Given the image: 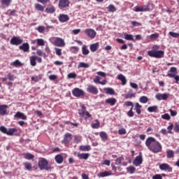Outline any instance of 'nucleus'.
Returning <instances> with one entry per match:
<instances>
[{
    "instance_id": "nucleus-1",
    "label": "nucleus",
    "mask_w": 179,
    "mask_h": 179,
    "mask_svg": "<svg viewBox=\"0 0 179 179\" xmlns=\"http://www.w3.org/2000/svg\"><path fill=\"white\" fill-rule=\"evenodd\" d=\"M145 145L152 153H159L163 149L162 144L153 137H148L146 139Z\"/></svg>"
},
{
    "instance_id": "nucleus-2",
    "label": "nucleus",
    "mask_w": 179,
    "mask_h": 179,
    "mask_svg": "<svg viewBox=\"0 0 179 179\" xmlns=\"http://www.w3.org/2000/svg\"><path fill=\"white\" fill-rule=\"evenodd\" d=\"M155 50H159V46H157V45H154L152 47V50L148 52V55L152 58H163L164 55V51Z\"/></svg>"
},
{
    "instance_id": "nucleus-3",
    "label": "nucleus",
    "mask_w": 179,
    "mask_h": 179,
    "mask_svg": "<svg viewBox=\"0 0 179 179\" xmlns=\"http://www.w3.org/2000/svg\"><path fill=\"white\" fill-rule=\"evenodd\" d=\"M38 167L41 170H51V166H48V161L43 159L38 162Z\"/></svg>"
},
{
    "instance_id": "nucleus-4",
    "label": "nucleus",
    "mask_w": 179,
    "mask_h": 179,
    "mask_svg": "<svg viewBox=\"0 0 179 179\" xmlns=\"http://www.w3.org/2000/svg\"><path fill=\"white\" fill-rule=\"evenodd\" d=\"M10 44H12V45H20V44H22V43H23L22 39H20L19 37L17 36H13L10 41Z\"/></svg>"
},
{
    "instance_id": "nucleus-5",
    "label": "nucleus",
    "mask_w": 179,
    "mask_h": 179,
    "mask_svg": "<svg viewBox=\"0 0 179 179\" xmlns=\"http://www.w3.org/2000/svg\"><path fill=\"white\" fill-rule=\"evenodd\" d=\"M55 38V45H56L57 47H65V41H64L62 38L56 37Z\"/></svg>"
},
{
    "instance_id": "nucleus-6",
    "label": "nucleus",
    "mask_w": 179,
    "mask_h": 179,
    "mask_svg": "<svg viewBox=\"0 0 179 179\" xmlns=\"http://www.w3.org/2000/svg\"><path fill=\"white\" fill-rule=\"evenodd\" d=\"M134 12H149L150 10V8H149V6H136L134 8Z\"/></svg>"
},
{
    "instance_id": "nucleus-7",
    "label": "nucleus",
    "mask_w": 179,
    "mask_h": 179,
    "mask_svg": "<svg viewBox=\"0 0 179 179\" xmlns=\"http://www.w3.org/2000/svg\"><path fill=\"white\" fill-rule=\"evenodd\" d=\"M87 92L91 93V94H98L99 90L94 85H90L87 88Z\"/></svg>"
},
{
    "instance_id": "nucleus-8",
    "label": "nucleus",
    "mask_w": 179,
    "mask_h": 179,
    "mask_svg": "<svg viewBox=\"0 0 179 179\" xmlns=\"http://www.w3.org/2000/svg\"><path fill=\"white\" fill-rule=\"evenodd\" d=\"M159 169L164 171H168L169 173H171L173 171V168L166 163L160 164Z\"/></svg>"
},
{
    "instance_id": "nucleus-9",
    "label": "nucleus",
    "mask_w": 179,
    "mask_h": 179,
    "mask_svg": "<svg viewBox=\"0 0 179 179\" xmlns=\"http://www.w3.org/2000/svg\"><path fill=\"white\" fill-rule=\"evenodd\" d=\"M85 34L90 37V38H94L96 37V35L97 34L96 33V31L92 29H88L85 30Z\"/></svg>"
},
{
    "instance_id": "nucleus-10",
    "label": "nucleus",
    "mask_w": 179,
    "mask_h": 179,
    "mask_svg": "<svg viewBox=\"0 0 179 179\" xmlns=\"http://www.w3.org/2000/svg\"><path fill=\"white\" fill-rule=\"evenodd\" d=\"M72 93L75 97H80V96H83L85 94V92L79 88H74L72 90Z\"/></svg>"
},
{
    "instance_id": "nucleus-11",
    "label": "nucleus",
    "mask_w": 179,
    "mask_h": 179,
    "mask_svg": "<svg viewBox=\"0 0 179 179\" xmlns=\"http://www.w3.org/2000/svg\"><path fill=\"white\" fill-rule=\"evenodd\" d=\"M69 6V0H59V9H64V8H68Z\"/></svg>"
},
{
    "instance_id": "nucleus-12",
    "label": "nucleus",
    "mask_w": 179,
    "mask_h": 179,
    "mask_svg": "<svg viewBox=\"0 0 179 179\" xmlns=\"http://www.w3.org/2000/svg\"><path fill=\"white\" fill-rule=\"evenodd\" d=\"M72 141V134L69 133H66L64 135V139L62 141V143H64L65 145L69 143Z\"/></svg>"
},
{
    "instance_id": "nucleus-13",
    "label": "nucleus",
    "mask_w": 179,
    "mask_h": 179,
    "mask_svg": "<svg viewBox=\"0 0 179 179\" xmlns=\"http://www.w3.org/2000/svg\"><path fill=\"white\" fill-rule=\"evenodd\" d=\"M143 162V159L142 158V156H137L134 162H133V164L134 166H136V167H138V166H141V164H142Z\"/></svg>"
},
{
    "instance_id": "nucleus-14",
    "label": "nucleus",
    "mask_w": 179,
    "mask_h": 179,
    "mask_svg": "<svg viewBox=\"0 0 179 179\" xmlns=\"http://www.w3.org/2000/svg\"><path fill=\"white\" fill-rule=\"evenodd\" d=\"M100 80H101V78L99 76H96L95 78H94V83H99V85H106V83H107V80L106 79L103 80L102 81Z\"/></svg>"
},
{
    "instance_id": "nucleus-15",
    "label": "nucleus",
    "mask_w": 179,
    "mask_h": 179,
    "mask_svg": "<svg viewBox=\"0 0 179 179\" xmlns=\"http://www.w3.org/2000/svg\"><path fill=\"white\" fill-rule=\"evenodd\" d=\"M157 100H167L169 99V94H157L155 96Z\"/></svg>"
},
{
    "instance_id": "nucleus-16",
    "label": "nucleus",
    "mask_w": 179,
    "mask_h": 179,
    "mask_svg": "<svg viewBox=\"0 0 179 179\" xmlns=\"http://www.w3.org/2000/svg\"><path fill=\"white\" fill-rule=\"evenodd\" d=\"M59 20L61 23H65V22H68V20H69V16H68V15L61 14L59 16Z\"/></svg>"
},
{
    "instance_id": "nucleus-17",
    "label": "nucleus",
    "mask_w": 179,
    "mask_h": 179,
    "mask_svg": "<svg viewBox=\"0 0 179 179\" xmlns=\"http://www.w3.org/2000/svg\"><path fill=\"white\" fill-rule=\"evenodd\" d=\"M6 110H8V105H0V115H6L8 114Z\"/></svg>"
},
{
    "instance_id": "nucleus-18",
    "label": "nucleus",
    "mask_w": 179,
    "mask_h": 179,
    "mask_svg": "<svg viewBox=\"0 0 179 179\" xmlns=\"http://www.w3.org/2000/svg\"><path fill=\"white\" fill-rule=\"evenodd\" d=\"M20 50H22V51H24V52H28L30 46L29 45V43H23L22 45L19 46Z\"/></svg>"
},
{
    "instance_id": "nucleus-19",
    "label": "nucleus",
    "mask_w": 179,
    "mask_h": 179,
    "mask_svg": "<svg viewBox=\"0 0 179 179\" xmlns=\"http://www.w3.org/2000/svg\"><path fill=\"white\" fill-rule=\"evenodd\" d=\"M14 117L15 118H20V120H27V116L22 112H17Z\"/></svg>"
},
{
    "instance_id": "nucleus-20",
    "label": "nucleus",
    "mask_w": 179,
    "mask_h": 179,
    "mask_svg": "<svg viewBox=\"0 0 179 179\" xmlns=\"http://www.w3.org/2000/svg\"><path fill=\"white\" fill-rule=\"evenodd\" d=\"M109 176H111V171H103V172H99L97 174L98 177L100 178H104V177H108Z\"/></svg>"
},
{
    "instance_id": "nucleus-21",
    "label": "nucleus",
    "mask_w": 179,
    "mask_h": 179,
    "mask_svg": "<svg viewBox=\"0 0 179 179\" xmlns=\"http://www.w3.org/2000/svg\"><path fill=\"white\" fill-rule=\"evenodd\" d=\"M99 42H97V43L92 44L90 46V50L92 51V52H96V50H99Z\"/></svg>"
},
{
    "instance_id": "nucleus-22",
    "label": "nucleus",
    "mask_w": 179,
    "mask_h": 179,
    "mask_svg": "<svg viewBox=\"0 0 179 179\" xmlns=\"http://www.w3.org/2000/svg\"><path fill=\"white\" fill-rule=\"evenodd\" d=\"M89 156H90V154L89 153H78V157H79L80 159L87 160L89 159Z\"/></svg>"
},
{
    "instance_id": "nucleus-23",
    "label": "nucleus",
    "mask_w": 179,
    "mask_h": 179,
    "mask_svg": "<svg viewBox=\"0 0 179 179\" xmlns=\"http://www.w3.org/2000/svg\"><path fill=\"white\" fill-rule=\"evenodd\" d=\"M2 8H8L10 3H12V0H1Z\"/></svg>"
},
{
    "instance_id": "nucleus-24",
    "label": "nucleus",
    "mask_w": 179,
    "mask_h": 179,
    "mask_svg": "<svg viewBox=\"0 0 179 179\" xmlns=\"http://www.w3.org/2000/svg\"><path fill=\"white\" fill-rule=\"evenodd\" d=\"M118 80H121L122 85L124 86L127 85V78L122 74H119L117 76Z\"/></svg>"
},
{
    "instance_id": "nucleus-25",
    "label": "nucleus",
    "mask_w": 179,
    "mask_h": 179,
    "mask_svg": "<svg viewBox=\"0 0 179 179\" xmlns=\"http://www.w3.org/2000/svg\"><path fill=\"white\" fill-rule=\"evenodd\" d=\"M80 107H81V110L78 112V114L81 117H85V115L86 114V111H87L86 107L83 104H81Z\"/></svg>"
},
{
    "instance_id": "nucleus-26",
    "label": "nucleus",
    "mask_w": 179,
    "mask_h": 179,
    "mask_svg": "<svg viewBox=\"0 0 179 179\" xmlns=\"http://www.w3.org/2000/svg\"><path fill=\"white\" fill-rule=\"evenodd\" d=\"M55 159L58 164H61L64 162V157L62 155H57L55 156Z\"/></svg>"
},
{
    "instance_id": "nucleus-27",
    "label": "nucleus",
    "mask_w": 179,
    "mask_h": 179,
    "mask_svg": "<svg viewBox=\"0 0 179 179\" xmlns=\"http://www.w3.org/2000/svg\"><path fill=\"white\" fill-rule=\"evenodd\" d=\"M106 103L107 104H110V106H115V104L117 103V99L115 98H109L106 100Z\"/></svg>"
},
{
    "instance_id": "nucleus-28",
    "label": "nucleus",
    "mask_w": 179,
    "mask_h": 179,
    "mask_svg": "<svg viewBox=\"0 0 179 179\" xmlns=\"http://www.w3.org/2000/svg\"><path fill=\"white\" fill-rule=\"evenodd\" d=\"M92 148L89 145L80 146V150H81L82 152H89V150H90Z\"/></svg>"
},
{
    "instance_id": "nucleus-29",
    "label": "nucleus",
    "mask_w": 179,
    "mask_h": 179,
    "mask_svg": "<svg viewBox=\"0 0 179 179\" xmlns=\"http://www.w3.org/2000/svg\"><path fill=\"white\" fill-rule=\"evenodd\" d=\"M34 8L36 10H38L39 12H44L45 7L41 6V4L35 3Z\"/></svg>"
},
{
    "instance_id": "nucleus-30",
    "label": "nucleus",
    "mask_w": 179,
    "mask_h": 179,
    "mask_svg": "<svg viewBox=\"0 0 179 179\" xmlns=\"http://www.w3.org/2000/svg\"><path fill=\"white\" fill-rule=\"evenodd\" d=\"M100 137L101 138L103 142H106L107 141V138H108V136L107 135V133L104 131H101L99 134Z\"/></svg>"
},
{
    "instance_id": "nucleus-31",
    "label": "nucleus",
    "mask_w": 179,
    "mask_h": 179,
    "mask_svg": "<svg viewBox=\"0 0 179 179\" xmlns=\"http://www.w3.org/2000/svg\"><path fill=\"white\" fill-rule=\"evenodd\" d=\"M37 59V56H32L30 57V64L31 66H36L37 65V63L36 62Z\"/></svg>"
},
{
    "instance_id": "nucleus-32",
    "label": "nucleus",
    "mask_w": 179,
    "mask_h": 179,
    "mask_svg": "<svg viewBox=\"0 0 179 179\" xmlns=\"http://www.w3.org/2000/svg\"><path fill=\"white\" fill-rule=\"evenodd\" d=\"M15 132H17V129L16 128H11L7 130L6 135H8L9 136H12V135H13Z\"/></svg>"
},
{
    "instance_id": "nucleus-33",
    "label": "nucleus",
    "mask_w": 179,
    "mask_h": 179,
    "mask_svg": "<svg viewBox=\"0 0 179 179\" xmlns=\"http://www.w3.org/2000/svg\"><path fill=\"white\" fill-rule=\"evenodd\" d=\"M158 108L159 107H157V106H149L148 108V111H149V113H156Z\"/></svg>"
},
{
    "instance_id": "nucleus-34",
    "label": "nucleus",
    "mask_w": 179,
    "mask_h": 179,
    "mask_svg": "<svg viewBox=\"0 0 179 179\" xmlns=\"http://www.w3.org/2000/svg\"><path fill=\"white\" fill-rule=\"evenodd\" d=\"M141 108H142V106H141V104H139V103H136V106L134 110L138 114H141V113H142V110Z\"/></svg>"
},
{
    "instance_id": "nucleus-35",
    "label": "nucleus",
    "mask_w": 179,
    "mask_h": 179,
    "mask_svg": "<svg viewBox=\"0 0 179 179\" xmlns=\"http://www.w3.org/2000/svg\"><path fill=\"white\" fill-rule=\"evenodd\" d=\"M139 101H140V103H142L143 104H146V103H148V101H149V98H148V96H143L140 97Z\"/></svg>"
},
{
    "instance_id": "nucleus-36",
    "label": "nucleus",
    "mask_w": 179,
    "mask_h": 179,
    "mask_svg": "<svg viewBox=\"0 0 179 179\" xmlns=\"http://www.w3.org/2000/svg\"><path fill=\"white\" fill-rule=\"evenodd\" d=\"M166 157L168 159H171L174 157V151L171 150H166Z\"/></svg>"
},
{
    "instance_id": "nucleus-37",
    "label": "nucleus",
    "mask_w": 179,
    "mask_h": 179,
    "mask_svg": "<svg viewBox=\"0 0 179 179\" xmlns=\"http://www.w3.org/2000/svg\"><path fill=\"white\" fill-rule=\"evenodd\" d=\"M127 171L128 173H129V174H134V173L136 171V168H135L134 166H130L127 168Z\"/></svg>"
},
{
    "instance_id": "nucleus-38",
    "label": "nucleus",
    "mask_w": 179,
    "mask_h": 179,
    "mask_svg": "<svg viewBox=\"0 0 179 179\" xmlns=\"http://www.w3.org/2000/svg\"><path fill=\"white\" fill-rule=\"evenodd\" d=\"M82 52L83 55H88L89 52H90L87 49V46H86V45H83Z\"/></svg>"
},
{
    "instance_id": "nucleus-39",
    "label": "nucleus",
    "mask_w": 179,
    "mask_h": 179,
    "mask_svg": "<svg viewBox=\"0 0 179 179\" xmlns=\"http://www.w3.org/2000/svg\"><path fill=\"white\" fill-rule=\"evenodd\" d=\"M45 12L46 13H54V12H55V8L52 6L50 8H45Z\"/></svg>"
},
{
    "instance_id": "nucleus-40",
    "label": "nucleus",
    "mask_w": 179,
    "mask_h": 179,
    "mask_svg": "<svg viewBox=\"0 0 179 179\" xmlns=\"http://www.w3.org/2000/svg\"><path fill=\"white\" fill-rule=\"evenodd\" d=\"M90 65L87 63L80 62L78 65V68H89Z\"/></svg>"
},
{
    "instance_id": "nucleus-41",
    "label": "nucleus",
    "mask_w": 179,
    "mask_h": 179,
    "mask_svg": "<svg viewBox=\"0 0 179 179\" xmlns=\"http://www.w3.org/2000/svg\"><path fill=\"white\" fill-rule=\"evenodd\" d=\"M104 92H106V94H114L115 93L113 88H104Z\"/></svg>"
},
{
    "instance_id": "nucleus-42",
    "label": "nucleus",
    "mask_w": 179,
    "mask_h": 179,
    "mask_svg": "<svg viewBox=\"0 0 179 179\" xmlns=\"http://www.w3.org/2000/svg\"><path fill=\"white\" fill-rule=\"evenodd\" d=\"M24 159H27V160H31V159H34V155L30 153H27L24 154Z\"/></svg>"
},
{
    "instance_id": "nucleus-43",
    "label": "nucleus",
    "mask_w": 179,
    "mask_h": 179,
    "mask_svg": "<svg viewBox=\"0 0 179 179\" xmlns=\"http://www.w3.org/2000/svg\"><path fill=\"white\" fill-rule=\"evenodd\" d=\"M161 118H162V120H166V121H170L171 117H170V115L169 113H165L161 115Z\"/></svg>"
},
{
    "instance_id": "nucleus-44",
    "label": "nucleus",
    "mask_w": 179,
    "mask_h": 179,
    "mask_svg": "<svg viewBox=\"0 0 179 179\" xmlns=\"http://www.w3.org/2000/svg\"><path fill=\"white\" fill-rule=\"evenodd\" d=\"M91 126L92 128H93L94 129H97V128L100 127V122H99V120H96V122L92 123Z\"/></svg>"
},
{
    "instance_id": "nucleus-45",
    "label": "nucleus",
    "mask_w": 179,
    "mask_h": 179,
    "mask_svg": "<svg viewBox=\"0 0 179 179\" xmlns=\"http://www.w3.org/2000/svg\"><path fill=\"white\" fill-rule=\"evenodd\" d=\"M108 12H115V10H117V8H115V6H114V5L113 4H110L108 7Z\"/></svg>"
},
{
    "instance_id": "nucleus-46",
    "label": "nucleus",
    "mask_w": 179,
    "mask_h": 179,
    "mask_svg": "<svg viewBox=\"0 0 179 179\" xmlns=\"http://www.w3.org/2000/svg\"><path fill=\"white\" fill-rule=\"evenodd\" d=\"M38 45L43 46L45 45V42L43 38H38L36 40Z\"/></svg>"
},
{
    "instance_id": "nucleus-47",
    "label": "nucleus",
    "mask_w": 179,
    "mask_h": 179,
    "mask_svg": "<svg viewBox=\"0 0 179 179\" xmlns=\"http://www.w3.org/2000/svg\"><path fill=\"white\" fill-rule=\"evenodd\" d=\"M124 36L125 40H129L130 41H132L134 40V36L131 34H124Z\"/></svg>"
},
{
    "instance_id": "nucleus-48",
    "label": "nucleus",
    "mask_w": 179,
    "mask_h": 179,
    "mask_svg": "<svg viewBox=\"0 0 179 179\" xmlns=\"http://www.w3.org/2000/svg\"><path fill=\"white\" fill-rule=\"evenodd\" d=\"M24 166L26 170H28V171H31V169H32L31 164H30L29 162H25V163H24Z\"/></svg>"
},
{
    "instance_id": "nucleus-49",
    "label": "nucleus",
    "mask_w": 179,
    "mask_h": 179,
    "mask_svg": "<svg viewBox=\"0 0 179 179\" xmlns=\"http://www.w3.org/2000/svg\"><path fill=\"white\" fill-rule=\"evenodd\" d=\"M76 76H78V75L76 73H70L68 74L67 78L69 79H76Z\"/></svg>"
},
{
    "instance_id": "nucleus-50",
    "label": "nucleus",
    "mask_w": 179,
    "mask_h": 179,
    "mask_svg": "<svg viewBox=\"0 0 179 179\" xmlns=\"http://www.w3.org/2000/svg\"><path fill=\"white\" fill-rule=\"evenodd\" d=\"M13 66L17 67V66H22L23 64H22V62H20L19 59H17L15 62H13Z\"/></svg>"
},
{
    "instance_id": "nucleus-51",
    "label": "nucleus",
    "mask_w": 179,
    "mask_h": 179,
    "mask_svg": "<svg viewBox=\"0 0 179 179\" xmlns=\"http://www.w3.org/2000/svg\"><path fill=\"white\" fill-rule=\"evenodd\" d=\"M169 36H171V37H173V38H178V37H179L178 33L169 31Z\"/></svg>"
},
{
    "instance_id": "nucleus-52",
    "label": "nucleus",
    "mask_w": 179,
    "mask_h": 179,
    "mask_svg": "<svg viewBox=\"0 0 179 179\" xmlns=\"http://www.w3.org/2000/svg\"><path fill=\"white\" fill-rule=\"evenodd\" d=\"M55 50L57 55H58L59 57H61L62 55V49L55 48Z\"/></svg>"
},
{
    "instance_id": "nucleus-53",
    "label": "nucleus",
    "mask_w": 179,
    "mask_h": 179,
    "mask_svg": "<svg viewBox=\"0 0 179 179\" xmlns=\"http://www.w3.org/2000/svg\"><path fill=\"white\" fill-rule=\"evenodd\" d=\"M36 30L38 31V33H44L45 27L44 26H39L38 28H36Z\"/></svg>"
},
{
    "instance_id": "nucleus-54",
    "label": "nucleus",
    "mask_w": 179,
    "mask_h": 179,
    "mask_svg": "<svg viewBox=\"0 0 179 179\" xmlns=\"http://www.w3.org/2000/svg\"><path fill=\"white\" fill-rule=\"evenodd\" d=\"M150 38L151 40H156V38H159V34L155 33V34H152L150 36Z\"/></svg>"
},
{
    "instance_id": "nucleus-55",
    "label": "nucleus",
    "mask_w": 179,
    "mask_h": 179,
    "mask_svg": "<svg viewBox=\"0 0 179 179\" xmlns=\"http://www.w3.org/2000/svg\"><path fill=\"white\" fill-rule=\"evenodd\" d=\"M124 104L127 106V107H131V108H134V103H132V101H126Z\"/></svg>"
},
{
    "instance_id": "nucleus-56",
    "label": "nucleus",
    "mask_w": 179,
    "mask_h": 179,
    "mask_svg": "<svg viewBox=\"0 0 179 179\" xmlns=\"http://www.w3.org/2000/svg\"><path fill=\"white\" fill-rule=\"evenodd\" d=\"M118 134L119 135H125V134H127V130H125V129H120L118 131Z\"/></svg>"
},
{
    "instance_id": "nucleus-57",
    "label": "nucleus",
    "mask_w": 179,
    "mask_h": 179,
    "mask_svg": "<svg viewBox=\"0 0 179 179\" xmlns=\"http://www.w3.org/2000/svg\"><path fill=\"white\" fill-rule=\"evenodd\" d=\"M122 160H124V158H122V157H118L116 160H115V164L120 165L121 164Z\"/></svg>"
},
{
    "instance_id": "nucleus-58",
    "label": "nucleus",
    "mask_w": 179,
    "mask_h": 179,
    "mask_svg": "<svg viewBox=\"0 0 179 179\" xmlns=\"http://www.w3.org/2000/svg\"><path fill=\"white\" fill-rule=\"evenodd\" d=\"M0 131H1V132H3V134L8 133V129H6V127H5L3 126L0 127Z\"/></svg>"
},
{
    "instance_id": "nucleus-59",
    "label": "nucleus",
    "mask_w": 179,
    "mask_h": 179,
    "mask_svg": "<svg viewBox=\"0 0 179 179\" xmlns=\"http://www.w3.org/2000/svg\"><path fill=\"white\" fill-rule=\"evenodd\" d=\"M97 75H99V76H101L102 78H106L107 76V74H106V73L103 72V71H98Z\"/></svg>"
},
{
    "instance_id": "nucleus-60",
    "label": "nucleus",
    "mask_w": 179,
    "mask_h": 179,
    "mask_svg": "<svg viewBox=\"0 0 179 179\" xmlns=\"http://www.w3.org/2000/svg\"><path fill=\"white\" fill-rule=\"evenodd\" d=\"M134 108H131L129 111L127 113L128 117H134V111H132Z\"/></svg>"
},
{
    "instance_id": "nucleus-61",
    "label": "nucleus",
    "mask_w": 179,
    "mask_h": 179,
    "mask_svg": "<svg viewBox=\"0 0 179 179\" xmlns=\"http://www.w3.org/2000/svg\"><path fill=\"white\" fill-rule=\"evenodd\" d=\"M152 179H163L162 175L156 174L155 176H152Z\"/></svg>"
},
{
    "instance_id": "nucleus-62",
    "label": "nucleus",
    "mask_w": 179,
    "mask_h": 179,
    "mask_svg": "<svg viewBox=\"0 0 179 179\" xmlns=\"http://www.w3.org/2000/svg\"><path fill=\"white\" fill-rule=\"evenodd\" d=\"M130 86L133 89H138V85L135 83H130Z\"/></svg>"
},
{
    "instance_id": "nucleus-63",
    "label": "nucleus",
    "mask_w": 179,
    "mask_h": 179,
    "mask_svg": "<svg viewBox=\"0 0 179 179\" xmlns=\"http://www.w3.org/2000/svg\"><path fill=\"white\" fill-rule=\"evenodd\" d=\"M169 113H171L172 117H176V115H177V111H174L171 109L169 110Z\"/></svg>"
},
{
    "instance_id": "nucleus-64",
    "label": "nucleus",
    "mask_w": 179,
    "mask_h": 179,
    "mask_svg": "<svg viewBox=\"0 0 179 179\" xmlns=\"http://www.w3.org/2000/svg\"><path fill=\"white\" fill-rule=\"evenodd\" d=\"M173 129L175 132H179V124L176 123L173 127Z\"/></svg>"
}]
</instances>
